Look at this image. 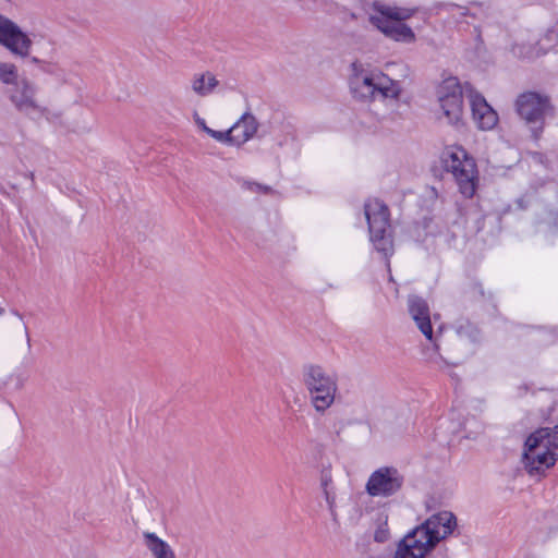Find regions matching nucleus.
Returning a JSON list of instances; mask_svg holds the SVG:
<instances>
[{
	"mask_svg": "<svg viewBox=\"0 0 558 558\" xmlns=\"http://www.w3.org/2000/svg\"><path fill=\"white\" fill-rule=\"evenodd\" d=\"M457 517L440 511L410 531L398 544L395 558H424L437 544L453 533Z\"/></svg>",
	"mask_w": 558,
	"mask_h": 558,
	"instance_id": "nucleus-1",
	"label": "nucleus"
},
{
	"mask_svg": "<svg viewBox=\"0 0 558 558\" xmlns=\"http://www.w3.org/2000/svg\"><path fill=\"white\" fill-rule=\"evenodd\" d=\"M0 45L13 56L27 59L28 62L36 64L43 73L59 80L64 78V70L52 60L51 53H48V58L32 56L33 40L31 37L15 22L2 14H0ZM49 45L50 52H54L52 44Z\"/></svg>",
	"mask_w": 558,
	"mask_h": 558,
	"instance_id": "nucleus-2",
	"label": "nucleus"
},
{
	"mask_svg": "<svg viewBox=\"0 0 558 558\" xmlns=\"http://www.w3.org/2000/svg\"><path fill=\"white\" fill-rule=\"evenodd\" d=\"M350 89L353 97L362 101H373L378 96L383 99L399 98L401 86L398 81L379 71H367L359 62H353Z\"/></svg>",
	"mask_w": 558,
	"mask_h": 558,
	"instance_id": "nucleus-3",
	"label": "nucleus"
},
{
	"mask_svg": "<svg viewBox=\"0 0 558 558\" xmlns=\"http://www.w3.org/2000/svg\"><path fill=\"white\" fill-rule=\"evenodd\" d=\"M373 10L375 14L369 15V22L387 38L404 44L416 40L413 29L404 23L414 15V9L391 7L375 1Z\"/></svg>",
	"mask_w": 558,
	"mask_h": 558,
	"instance_id": "nucleus-4",
	"label": "nucleus"
},
{
	"mask_svg": "<svg viewBox=\"0 0 558 558\" xmlns=\"http://www.w3.org/2000/svg\"><path fill=\"white\" fill-rule=\"evenodd\" d=\"M441 163L447 172L452 173L460 193L466 198H472L478 182L474 158L462 146H451L442 151Z\"/></svg>",
	"mask_w": 558,
	"mask_h": 558,
	"instance_id": "nucleus-5",
	"label": "nucleus"
},
{
	"mask_svg": "<svg viewBox=\"0 0 558 558\" xmlns=\"http://www.w3.org/2000/svg\"><path fill=\"white\" fill-rule=\"evenodd\" d=\"M364 214L368 225L369 239L374 248L388 262L395 253L390 211L380 199L364 204Z\"/></svg>",
	"mask_w": 558,
	"mask_h": 558,
	"instance_id": "nucleus-6",
	"label": "nucleus"
},
{
	"mask_svg": "<svg viewBox=\"0 0 558 558\" xmlns=\"http://www.w3.org/2000/svg\"><path fill=\"white\" fill-rule=\"evenodd\" d=\"M515 110L535 141H538L543 134L545 119L555 116L549 97L536 92H525L519 95L515 100Z\"/></svg>",
	"mask_w": 558,
	"mask_h": 558,
	"instance_id": "nucleus-7",
	"label": "nucleus"
},
{
	"mask_svg": "<svg viewBox=\"0 0 558 558\" xmlns=\"http://www.w3.org/2000/svg\"><path fill=\"white\" fill-rule=\"evenodd\" d=\"M303 383L317 412L324 413L332 405L338 390L336 376L327 374L320 365L308 364L303 367Z\"/></svg>",
	"mask_w": 558,
	"mask_h": 558,
	"instance_id": "nucleus-8",
	"label": "nucleus"
},
{
	"mask_svg": "<svg viewBox=\"0 0 558 558\" xmlns=\"http://www.w3.org/2000/svg\"><path fill=\"white\" fill-rule=\"evenodd\" d=\"M548 435L545 429H536L525 440L523 463L530 475L544 473L555 465L558 457L542 445V437Z\"/></svg>",
	"mask_w": 558,
	"mask_h": 558,
	"instance_id": "nucleus-9",
	"label": "nucleus"
},
{
	"mask_svg": "<svg viewBox=\"0 0 558 558\" xmlns=\"http://www.w3.org/2000/svg\"><path fill=\"white\" fill-rule=\"evenodd\" d=\"M404 481V475L397 468L381 466L371 474L365 489L372 497H390L402 489Z\"/></svg>",
	"mask_w": 558,
	"mask_h": 558,
	"instance_id": "nucleus-10",
	"label": "nucleus"
},
{
	"mask_svg": "<svg viewBox=\"0 0 558 558\" xmlns=\"http://www.w3.org/2000/svg\"><path fill=\"white\" fill-rule=\"evenodd\" d=\"M464 89L457 77L444 80L438 87V101L451 124H458L462 119Z\"/></svg>",
	"mask_w": 558,
	"mask_h": 558,
	"instance_id": "nucleus-11",
	"label": "nucleus"
},
{
	"mask_svg": "<svg viewBox=\"0 0 558 558\" xmlns=\"http://www.w3.org/2000/svg\"><path fill=\"white\" fill-rule=\"evenodd\" d=\"M465 92L470 98L472 117L481 130H492L498 122V114L486 101L484 96L476 92L471 84H465Z\"/></svg>",
	"mask_w": 558,
	"mask_h": 558,
	"instance_id": "nucleus-12",
	"label": "nucleus"
},
{
	"mask_svg": "<svg viewBox=\"0 0 558 558\" xmlns=\"http://www.w3.org/2000/svg\"><path fill=\"white\" fill-rule=\"evenodd\" d=\"M408 310L421 332L427 340L434 341L430 311L426 300L418 295H410L408 298Z\"/></svg>",
	"mask_w": 558,
	"mask_h": 558,
	"instance_id": "nucleus-13",
	"label": "nucleus"
},
{
	"mask_svg": "<svg viewBox=\"0 0 558 558\" xmlns=\"http://www.w3.org/2000/svg\"><path fill=\"white\" fill-rule=\"evenodd\" d=\"M554 40L558 41V29L551 28L548 29L543 38L536 44H514L512 46V52L515 57L521 59H536L554 48L555 45H546V43H551Z\"/></svg>",
	"mask_w": 558,
	"mask_h": 558,
	"instance_id": "nucleus-14",
	"label": "nucleus"
},
{
	"mask_svg": "<svg viewBox=\"0 0 558 558\" xmlns=\"http://www.w3.org/2000/svg\"><path fill=\"white\" fill-rule=\"evenodd\" d=\"M16 89L10 96L11 101L21 112L44 111L35 101L36 87L28 80L23 78L16 85Z\"/></svg>",
	"mask_w": 558,
	"mask_h": 558,
	"instance_id": "nucleus-15",
	"label": "nucleus"
},
{
	"mask_svg": "<svg viewBox=\"0 0 558 558\" xmlns=\"http://www.w3.org/2000/svg\"><path fill=\"white\" fill-rule=\"evenodd\" d=\"M259 123L251 112H244L241 118L233 124L234 133L242 130L241 134H234L236 146H241L257 133Z\"/></svg>",
	"mask_w": 558,
	"mask_h": 558,
	"instance_id": "nucleus-16",
	"label": "nucleus"
},
{
	"mask_svg": "<svg viewBox=\"0 0 558 558\" xmlns=\"http://www.w3.org/2000/svg\"><path fill=\"white\" fill-rule=\"evenodd\" d=\"M490 298L492 294L484 291L482 283L473 279L466 282L461 291V299L465 305L484 302Z\"/></svg>",
	"mask_w": 558,
	"mask_h": 558,
	"instance_id": "nucleus-17",
	"label": "nucleus"
},
{
	"mask_svg": "<svg viewBox=\"0 0 558 558\" xmlns=\"http://www.w3.org/2000/svg\"><path fill=\"white\" fill-rule=\"evenodd\" d=\"M143 536L146 547L155 558H167L174 554L171 546L166 541L161 539L157 534L145 532Z\"/></svg>",
	"mask_w": 558,
	"mask_h": 558,
	"instance_id": "nucleus-18",
	"label": "nucleus"
},
{
	"mask_svg": "<svg viewBox=\"0 0 558 558\" xmlns=\"http://www.w3.org/2000/svg\"><path fill=\"white\" fill-rule=\"evenodd\" d=\"M456 333L460 339L471 343H480L482 340V331L478 326L470 319H459L454 325Z\"/></svg>",
	"mask_w": 558,
	"mask_h": 558,
	"instance_id": "nucleus-19",
	"label": "nucleus"
},
{
	"mask_svg": "<svg viewBox=\"0 0 558 558\" xmlns=\"http://www.w3.org/2000/svg\"><path fill=\"white\" fill-rule=\"evenodd\" d=\"M218 84V80L211 73L207 72L194 77L192 88L197 95L204 97L211 94Z\"/></svg>",
	"mask_w": 558,
	"mask_h": 558,
	"instance_id": "nucleus-20",
	"label": "nucleus"
},
{
	"mask_svg": "<svg viewBox=\"0 0 558 558\" xmlns=\"http://www.w3.org/2000/svg\"><path fill=\"white\" fill-rule=\"evenodd\" d=\"M539 429H545L548 435L542 434V445L549 451L556 453L558 457V425L550 427H541Z\"/></svg>",
	"mask_w": 558,
	"mask_h": 558,
	"instance_id": "nucleus-21",
	"label": "nucleus"
},
{
	"mask_svg": "<svg viewBox=\"0 0 558 558\" xmlns=\"http://www.w3.org/2000/svg\"><path fill=\"white\" fill-rule=\"evenodd\" d=\"M0 81L5 85H16L20 82L16 65L8 62L0 63Z\"/></svg>",
	"mask_w": 558,
	"mask_h": 558,
	"instance_id": "nucleus-22",
	"label": "nucleus"
},
{
	"mask_svg": "<svg viewBox=\"0 0 558 558\" xmlns=\"http://www.w3.org/2000/svg\"><path fill=\"white\" fill-rule=\"evenodd\" d=\"M233 125L227 131L209 130L208 135L221 143H228L230 145H236L235 135H233Z\"/></svg>",
	"mask_w": 558,
	"mask_h": 558,
	"instance_id": "nucleus-23",
	"label": "nucleus"
},
{
	"mask_svg": "<svg viewBox=\"0 0 558 558\" xmlns=\"http://www.w3.org/2000/svg\"><path fill=\"white\" fill-rule=\"evenodd\" d=\"M433 9L436 11V13H439L440 11L450 12L453 9H458L461 16L470 15V10L466 7H462L452 2H436Z\"/></svg>",
	"mask_w": 558,
	"mask_h": 558,
	"instance_id": "nucleus-24",
	"label": "nucleus"
},
{
	"mask_svg": "<svg viewBox=\"0 0 558 558\" xmlns=\"http://www.w3.org/2000/svg\"><path fill=\"white\" fill-rule=\"evenodd\" d=\"M388 537H389V532L387 529L378 527L375 531V534H374L375 542L385 543L388 539Z\"/></svg>",
	"mask_w": 558,
	"mask_h": 558,
	"instance_id": "nucleus-25",
	"label": "nucleus"
},
{
	"mask_svg": "<svg viewBox=\"0 0 558 558\" xmlns=\"http://www.w3.org/2000/svg\"><path fill=\"white\" fill-rule=\"evenodd\" d=\"M326 501L329 506V509L331 512L333 511V504H335V495L329 492V489L324 490Z\"/></svg>",
	"mask_w": 558,
	"mask_h": 558,
	"instance_id": "nucleus-26",
	"label": "nucleus"
},
{
	"mask_svg": "<svg viewBox=\"0 0 558 558\" xmlns=\"http://www.w3.org/2000/svg\"><path fill=\"white\" fill-rule=\"evenodd\" d=\"M254 185V190L257 191V192H262L264 194H269L272 192V189L268 185H263L260 183H253Z\"/></svg>",
	"mask_w": 558,
	"mask_h": 558,
	"instance_id": "nucleus-27",
	"label": "nucleus"
},
{
	"mask_svg": "<svg viewBox=\"0 0 558 558\" xmlns=\"http://www.w3.org/2000/svg\"><path fill=\"white\" fill-rule=\"evenodd\" d=\"M331 483V476L328 474H324L322 476V486L325 489H328L329 484Z\"/></svg>",
	"mask_w": 558,
	"mask_h": 558,
	"instance_id": "nucleus-28",
	"label": "nucleus"
},
{
	"mask_svg": "<svg viewBox=\"0 0 558 558\" xmlns=\"http://www.w3.org/2000/svg\"><path fill=\"white\" fill-rule=\"evenodd\" d=\"M432 222H433V218H424L423 219L424 229L428 230ZM426 235H435V234L432 231H426Z\"/></svg>",
	"mask_w": 558,
	"mask_h": 558,
	"instance_id": "nucleus-29",
	"label": "nucleus"
},
{
	"mask_svg": "<svg viewBox=\"0 0 558 558\" xmlns=\"http://www.w3.org/2000/svg\"><path fill=\"white\" fill-rule=\"evenodd\" d=\"M196 123H197V125H198V126H199V128H201V129H202L206 134H208V131H209V130H211L210 128H208V126L206 125V123H205V120H204V119L198 118V119L196 120Z\"/></svg>",
	"mask_w": 558,
	"mask_h": 558,
	"instance_id": "nucleus-30",
	"label": "nucleus"
},
{
	"mask_svg": "<svg viewBox=\"0 0 558 558\" xmlns=\"http://www.w3.org/2000/svg\"><path fill=\"white\" fill-rule=\"evenodd\" d=\"M518 389L520 390V392H519L520 396H523L524 393H526L529 391V387L526 384L519 386Z\"/></svg>",
	"mask_w": 558,
	"mask_h": 558,
	"instance_id": "nucleus-31",
	"label": "nucleus"
},
{
	"mask_svg": "<svg viewBox=\"0 0 558 558\" xmlns=\"http://www.w3.org/2000/svg\"><path fill=\"white\" fill-rule=\"evenodd\" d=\"M24 329H25L27 347H28V349H31V347H32V344H31V336H29L28 328H27L26 325L24 326Z\"/></svg>",
	"mask_w": 558,
	"mask_h": 558,
	"instance_id": "nucleus-32",
	"label": "nucleus"
},
{
	"mask_svg": "<svg viewBox=\"0 0 558 558\" xmlns=\"http://www.w3.org/2000/svg\"><path fill=\"white\" fill-rule=\"evenodd\" d=\"M517 204H518L519 208H521V209H525L526 208V204H525L523 198H519L517 201Z\"/></svg>",
	"mask_w": 558,
	"mask_h": 558,
	"instance_id": "nucleus-33",
	"label": "nucleus"
},
{
	"mask_svg": "<svg viewBox=\"0 0 558 558\" xmlns=\"http://www.w3.org/2000/svg\"><path fill=\"white\" fill-rule=\"evenodd\" d=\"M12 313H13L15 316H17L20 319H23V315H22L19 311H16V310H12Z\"/></svg>",
	"mask_w": 558,
	"mask_h": 558,
	"instance_id": "nucleus-34",
	"label": "nucleus"
},
{
	"mask_svg": "<svg viewBox=\"0 0 558 558\" xmlns=\"http://www.w3.org/2000/svg\"><path fill=\"white\" fill-rule=\"evenodd\" d=\"M26 177L29 178L32 181H34V173L33 172L27 173Z\"/></svg>",
	"mask_w": 558,
	"mask_h": 558,
	"instance_id": "nucleus-35",
	"label": "nucleus"
},
{
	"mask_svg": "<svg viewBox=\"0 0 558 558\" xmlns=\"http://www.w3.org/2000/svg\"><path fill=\"white\" fill-rule=\"evenodd\" d=\"M454 240H456V235H454L453 233H452V234H450V235H449V240H448V242H451V241H454Z\"/></svg>",
	"mask_w": 558,
	"mask_h": 558,
	"instance_id": "nucleus-36",
	"label": "nucleus"
},
{
	"mask_svg": "<svg viewBox=\"0 0 558 558\" xmlns=\"http://www.w3.org/2000/svg\"><path fill=\"white\" fill-rule=\"evenodd\" d=\"M3 313H4V308L0 307V315H2Z\"/></svg>",
	"mask_w": 558,
	"mask_h": 558,
	"instance_id": "nucleus-37",
	"label": "nucleus"
}]
</instances>
